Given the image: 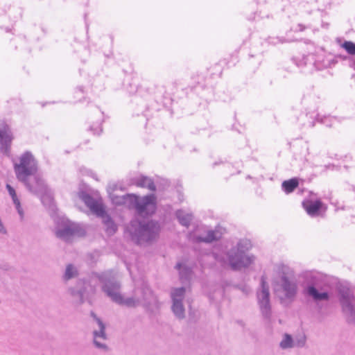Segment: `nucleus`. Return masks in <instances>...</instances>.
Masks as SVG:
<instances>
[{
    "mask_svg": "<svg viewBox=\"0 0 355 355\" xmlns=\"http://www.w3.org/2000/svg\"><path fill=\"white\" fill-rule=\"evenodd\" d=\"M103 283L102 289L110 300L127 307H135L139 305H148L154 300V296L148 288L137 289L132 297H125L120 291L121 286L111 275V273L103 274L101 277Z\"/></svg>",
    "mask_w": 355,
    "mask_h": 355,
    "instance_id": "nucleus-1",
    "label": "nucleus"
},
{
    "mask_svg": "<svg viewBox=\"0 0 355 355\" xmlns=\"http://www.w3.org/2000/svg\"><path fill=\"white\" fill-rule=\"evenodd\" d=\"M121 191L116 183H110L107 192L113 203L116 205H126L134 207L141 216L152 214L155 211V198L153 195L144 198H138L135 195L120 196L117 192Z\"/></svg>",
    "mask_w": 355,
    "mask_h": 355,
    "instance_id": "nucleus-2",
    "label": "nucleus"
},
{
    "mask_svg": "<svg viewBox=\"0 0 355 355\" xmlns=\"http://www.w3.org/2000/svg\"><path fill=\"white\" fill-rule=\"evenodd\" d=\"M275 272L279 276L275 291L282 299L293 298L297 292V285L294 278V272L291 268L285 265H278Z\"/></svg>",
    "mask_w": 355,
    "mask_h": 355,
    "instance_id": "nucleus-3",
    "label": "nucleus"
},
{
    "mask_svg": "<svg viewBox=\"0 0 355 355\" xmlns=\"http://www.w3.org/2000/svg\"><path fill=\"white\" fill-rule=\"evenodd\" d=\"M132 240L142 245L154 240L158 234L159 226L153 221L139 223L134 221L128 228Z\"/></svg>",
    "mask_w": 355,
    "mask_h": 355,
    "instance_id": "nucleus-4",
    "label": "nucleus"
},
{
    "mask_svg": "<svg viewBox=\"0 0 355 355\" xmlns=\"http://www.w3.org/2000/svg\"><path fill=\"white\" fill-rule=\"evenodd\" d=\"M15 173L19 182L32 187L29 179L34 178L33 175L37 173V166L35 159L30 153H24L20 157L19 162L15 163Z\"/></svg>",
    "mask_w": 355,
    "mask_h": 355,
    "instance_id": "nucleus-5",
    "label": "nucleus"
},
{
    "mask_svg": "<svg viewBox=\"0 0 355 355\" xmlns=\"http://www.w3.org/2000/svg\"><path fill=\"white\" fill-rule=\"evenodd\" d=\"M78 198L82 200L90 210L98 216H101L103 222L105 226V230L107 234H112L116 230V226L111 220L109 216L105 214L102 204L93 199L86 192L81 191L78 194Z\"/></svg>",
    "mask_w": 355,
    "mask_h": 355,
    "instance_id": "nucleus-6",
    "label": "nucleus"
},
{
    "mask_svg": "<svg viewBox=\"0 0 355 355\" xmlns=\"http://www.w3.org/2000/svg\"><path fill=\"white\" fill-rule=\"evenodd\" d=\"M55 234L57 237L68 240L73 236H81L85 234V230L78 225L73 223L68 220H62L58 223L55 229Z\"/></svg>",
    "mask_w": 355,
    "mask_h": 355,
    "instance_id": "nucleus-7",
    "label": "nucleus"
},
{
    "mask_svg": "<svg viewBox=\"0 0 355 355\" xmlns=\"http://www.w3.org/2000/svg\"><path fill=\"white\" fill-rule=\"evenodd\" d=\"M255 260L252 254L232 252L228 255V263L234 270H240L250 266Z\"/></svg>",
    "mask_w": 355,
    "mask_h": 355,
    "instance_id": "nucleus-8",
    "label": "nucleus"
},
{
    "mask_svg": "<svg viewBox=\"0 0 355 355\" xmlns=\"http://www.w3.org/2000/svg\"><path fill=\"white\" fill-rule=\"evenodd\" d=\"M221 235L219 230L207 231L205 227L198 225L189 233V237L193 241L209 243L219 239Z\"/></svg>",
    "mask_w": 355,
    "mask_h": 355,
    "instance_id": "nucleus-9",
    "label": "nucleus"
},
{
    "mask_svg": "<svg viewBox=\"0 0 355 355\" xmlns=\"http://www.w3.org/2000/svg\"><path fill=\"white\" fill-rule=\"evenodd\" d=\"M34 178H30L29 182L32 187H28L26 184H24L26 189L31 193L42 196V200L44 204L47 203V198L50 197L49 193H48L46 186L42 179L40 175L35 173L33 175Z\"/></svg>",
    "mask_w": 355,
    "mask_h": 355,
    "instance_id": "nucleus-10",
    "label": "nucleus"
},
{
    "mask_svg": "<svg viewBox=\"0 0 355 355\" xmlns=\"http://www.w3.org/2000/svg\"><path fill=\"white\" fill-rule=\"evenodd\" d=\"M94 327V343L96 347L102 349H106L107 334L105 333V325L103 321L96 317L93 316Z\"/></svg>",
    "mask_w": 355,
    "mask_h": 355,
    "instance_id": "nucleus-11",
    "label": "nucleus"
},
{
    "mask_svg": "<svg viewBox=\"0 0 355 355\" xmlns=\"http://www.w3.org/2000/svg\"><path fill=\"white\" fill-rule=\"evenodd\" d=\"M257 300L262 314L268 318L270 315L269 286L263 279H261V290L257 293Z\"/></svg>",
    "mask_w": 355,
    "mask_h": 355,
    "instance_id": "nucleus-12",
    "label": "nucleus"
},
{
    "mask_svg": "<svg viewBox=\"0 0 355 355\" xmlns=\"http://www.w3.org/2000/svg\"><path fill=\"white\" fill-rule=\"evenodd\" d=\"M306 293L309 297L315 302L326 301L329 299L327 291L324 288H319L316 282L307 286Z\"/></svg>",
    "mask_w": 355,
    "mask_h": 355,
    "instance_id": "nucleus-13",
    "label": "nucleus"
},
{
    "mask_svg": "<svg viewBox=\"0 0 355 355\" xmlns=\"http://www.w3.org/2000/svg\"><path fill=\"white\" fill-rule=\"evenodd\" d=\"M13 139L12 134L7 124H0V148L6 152Z\"/></svg>",
    "mask_w": 355,
    "mask_h": 355,
    "instance_id": "nucleus-14",
    "label": "nucleus"
},
{
    "mask_svg": "<svg viewBox=\"0 0 355 355\" xmlns=\"http://www.w3.org/2000/svg\"><path fill=\"white\" fill-rule=\"evenodd\" d=\"M85 284H86L83 282H78L76 287L69 288V293L78 300L82 301L85 293L92 291V288L89 291L87 286H85Z\"/></svg>",
    "mask_w": 355,
    "mask_h": 355,
    "instance_id": "nucleus-15",
    "label": "nucleus"
},
{
    "mask_svg": "<svg viewBox=\"0 0 355 355\" xmlns=\"http://www.w3.org/2000/svg\"><path fill=\"white\" fill-rule=\"evenodd\" d=\"M303 207L310 216H315L317 214L318 211L322 208V204L320 201H311L307 200L303 202Z\"/></svg>",
    "mask_w": 355,
    "mask_h": 355,
    "instance_id": "nucleus-16",
    "label": "nucleus"
},
{
    "mask_svg": "<svg viewBox=\"0 0 355 355\" xmlns=\"http://www.w3.org/2000/svg\"><path fill=\"white\" fill-rule=\"evenodd\" d=\"M6 189L10 197L12 198L13 204L15 205L19 214L23 216L24 212L21 207L19 199L18 198L15 189L10 184H6Z\"/></svg>",
    "mask_w": 355,
    "mask_h": 355,
    "instance_id": "nucleus-17",
    "label": "nucleus"
},
{
    "mask_svg": "<svg viewBox=\"0 0 355 355\" xmlns=\"http://www.w3.org/2000/svg\"><path fill=\"white\" fill-rule=\"evenodd\" d=\"M176 216L180 223L187 227L189 223L193 219V216L191 213H189L184 210L180 209L176 212Z\"/></svg>",
    "mask_w": 355,
    "mask_h": 355,
    "instance_id": "nucleus-18",
    "label": "nucleus"
},
{
    "mask_svg": "<svg viewBox=\"0 0 355 355\" xmlns=\"http://www.w3.org/2000/svg\"><path fill=\"white\" fill-rule=\"evenodd\" d=\"M343 306V310L345 315L347 316L349 321L355 324V307L352 302H345Z\"/></svg>",
    "mask_w": 355,
    "mask_h": 355,
    "instance_id": "nucleus-19",
    "label": "nucleus"
},
{
    "mask_svg": "<svg viewBox=\"0 0 355 355\" xmlns=\"http://www.w3.org/2000/svg\"><path fill=\"white\" fill-rule=\"evenodd\" d=\"M185 297V288L183 287L173 288L171 291L172 302H183Z\"/></svg>",
    "mask_w": 355,
    "mask_h": 355,
    "instance_id": "nucleus-20",
    "label": "nucleus"
},
{
    "mask_svg": "<svg viewBox=\"0 0 355 355\" xmlns=\"http://www.w3.org/2000/svg\"><path fill=\"white\" fill-rule=\"evenodd\" d=\"M279 346L283 349H287L295 347V341L291 335L285 334L283 335Z\"/></svg>",
    "mask_w": 355,
    "mask_h": 355,
    "instance_id": "nucleus-21",
    "label": "nucleus"
},
{
    "mask_svg": "<svg viewBox=\"0 0 355 355\" xmlns=\"http://www.w3.org/2000/svg\"><path fill=\"white\" fill-rule=\"evenodd\" d=\"M252 246V245L250 240L243 239L238 243L236 248L233 249L231 251L241 253H246L247 251L251 249Z\"/></svg>",
    "mask_w": 355,
    "mask_h": 355,
    "instance_id": "nucleus-22",
    "label": "nucleus"
},
{
    "mask_svg": "<svg viewBox=\"0 0 355 355\" xmlns=\"http://www.w3.org/2000/svg\"><path fill=\"white\" fill-rule=\"evenodd\" d=\"M78 275V270L77 268L73 264H68L66 266L65 271L63 275V279L65 281H68L71 279L75 278Z\"/></svg>",
    "mask_w": 355,
    "mask_h": 355,
    "instance_id": "nucleus-23",
    "label": "nucleus"
},
{
    "mask_svg": "<svg viewBox=\"0 0 355 355\" xmlns=\"http://www.w3.org/2000/svg\"><path fill=\"white\" fill-rule=\"evenodd\" d=\"M172 311L176 317L183 318L185 315V308L183 302H172Z\"/></svg>",
    "mask_w": 355,
    "mask_h": 355,
    "instance_id": "nucleus-24",
    "label": "nucleus"
},
{
    "mask_svg": "<svg viewBox=\"0 0 355 355\" xmlns=\"http://www.w3.org/2000/svg\"><path fill=\"white\" fill-rule=\"evenodd\" d=\"M297 185L298 182L296 179L286 180L282 183V187L286 193L292 192Z\"/></svg>",
    "mask_w": 355,
    "mask_h": 355,
    "instance_id": "nucleus-25",
    "label": "nucleus"
},
{
    "mask_svg": "<svg viewBox=\"0 0 355 355\" xmlns=\"http://www.w3.org/2000/svg\"><path fill=\"white\" fill-rule=\"evenodd\" d=\"M340 294L341 295V303L342 305L347 301L351 302V299L352 297V293L350 290L347 287H340Z\"/></svg>",
    "mask_w": 355,
    "mask_h": 355,
    "instance_id": "nucleus-26",
    "label": "nucleus"
},
{
    "mask_svg": "<svg viewBox=\"0 0 355 355\" xmlns=\"http://www.w3.org/2000/svg\"><path fill=\"white\" fill-rule=\"evenodd\" d=\"M295 347H302L306 342V336L304 334H298L293 338Z\"/></svg>",
    "mask_w": 355,
    "mask_h": 355,
    "instance_id": "nucleus-27",
    "label": "nucleus"
},
{
    "mask_svg": "<svg viewBox=\"0 0 355 355\" xmlns=\"http://www.w3.org/2000/svg\"><path fill=\"white\" fill-rule=\"evenodd\" d=\"M138 185L142 187H148L150 190H154L155 186L152 180L148 178H142L138 182Z\"/></svg>",
    "mask_w": 355,
    "mask_h": 355,
    "instance_id": "nucleus-28",
    "label": "nucleus"
},
{
    "mask_svg": "<svg viewBox=\"0 0 355 355\" xmlns=\"http://www.w3.org/2000/svg\"><path fill=\"white\" fill-rule=\"evenodd\" d=\"M342 46L351 55H355V44L352 42H345Z\"/></svg>",
    "mask_w": 355,
    "mask_h": 355,
    "instance_id": "nucleus-29",
    "label": "nucleus"
},
{
    "mask_svg": "<svg viewBox=\"0 0 355 355\" xmlns=\"http://www.w3.org/2000/svg\"><path fill=\"white\" fill-rule=\"evenodd\" d=\"M177 268L180 270V276L183 277H187V274L189 272V270L187 268V267L182 263H178L176 266Z\"/></svg>",
    "mask_w": 355,
    "mask_h": 355,
    "instance_id": "nucleus-30",
    "label": "nucleus"
}]
</instances>
